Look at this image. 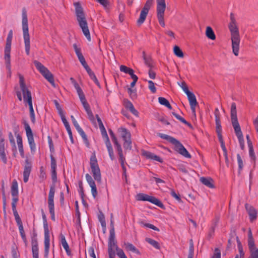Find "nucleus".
<instances>
[{"mask_svg": "<svg viewBox=\"0 0 258 258\" xmlns=\"http://www.w3.org/2000/svg\"><path fill=\"white\" fill-rule=\"evenodd\" d=\"M146 241L147 242H148L149 243H150L151 245H152L153 247L156 248V249H160V245L157 241H156L154 239H152L151 238H147L146 239Z\"/></svg>", "mask_w": 258, "mask_h": 258, "instance_id": "nucleus-42", "label": "nucleus"}, {"mask_svg": "<svg viewBox=\"0 0 258 258\" xmlns=\"http://www.w3.org/2000/svg\"><path fill=\"white\" fill-rule=\"evenodd\" d=\"M124 106L126 108L130 110V111L135 115L138 116V112L135 108L133 103L130 101L127 100L124 102Z\"/></svg>", "mask_w": 258, "mask_h": 258, "instance_id": "nucleus-33", "label": "nucleus"}, {"mask_svg": "<svg viewBox=\"0 0 258 258\" xmlns=\"http://www.w3.org/2000/svg\"><path fill=\"white\" fill-rule=\"evenodd\" d=\"M170 194L172 197L175 198L178 202H180L181 201L180 195L179 194H177L173 189L171 190Z\"/></svg>", "mask_w": 258, "mask_h": 258, "instance_id": "nucleus-54", "label": "nucleus"}, {"mask_svg": "<svg viewBox=\"0 0 258 258\" xmlns=\"http://www.w3.org/2000/svg\"><path fill=\"white\" fill-rule=\"evenodd\" d=\"M124 245L127 250L131 251L138 255L141 254L140 251L133 244L129 242H125L124 243Z\"/></svg>", "mask_w": 258, "mask_h": 258, "instance_id": "nucleus-34", "label": "nucleus"}, {"mask_svg": "<svg viewBox=\"0 0 258 258\" xmlns=\"http://www.w3.org/2000/svg\"><path fill=\"white\" fill-rule=\"evenodd\" d=\"M144 59L145 61V63L150 68H152V60L149 57H146L145 54V52H144Z\"/></svg>", "mask_w": 258, "mask_h": 258, "instance_id": "nucleus-45", "label": "nucleus"}, {"mask_svg": "<svg viewBox=\"0 0 258 258\" xmlns=\"http://www.w3.org/2000/svg\"><path fill=\"white\" fill-rule=\"evenodd\" d=\"M16 138L19 152L20 153L21 157L24 158V152L23 147L22 138L19 134L17 135Z\"/></svg>", "mask_w": 258, "mask_h": 258, "instance_id": "nucleus-35", "label": "nucleus"}, {"mask_svg": "<svg viewBox=\"0 0 258 258\" xmlns=\"http://www.w3.org/2000/svg\"><path fill=\"white\" fill-rule=\"evenodd\" d=\"M200 180L203 184L208 187H214L213 180L212 178L202 177L200 178Z\"/></svg>", "mask_w": 258, "mask_h": 258, "instance_id": "nucleus-32", "label": "nucleus"}, {"mask_svg": "<svg viewBox=\"0 0 258 258\" xmlns=\"http://www.w3.org/2000/svg\"><path fill=\"white\" fill-rule=\"evenodd\" d=\"M24 126L31 151L32 152H35L36 150V145L34 142L32 131L27 122H24Z\"/></svg>", "mask_w": 258, "mask_h": 258, "instance_id": "nucleus-14", "label": "nucleus"}, {"mask_svg": "<svg viewBox=\"0 0 258 258\" xmlns=\"http://www.w3.org/2000/svg\"><path fill=\"white\" fill-rule=\"evenodd\" d=\"M174 54L179 57H183V53L180 48L177 46H175L174 47Z\"/></svg>", "mask_w": 258, "mask_h": 258, "instance_id": "nucleus-44", "label": "nucleus"}, {"mask_svg": "<svg viewBox=\"0 0 258 258\" xmlns=\"http://www.w3.org/2000/svg\"><path fill=\"white\" fill-rule=\"evenodd\" d=\"M214 114L215 116V122L216 123H220V113L218 108H216L215 110Z\"/></svg>", "mask_w": 258, "mask_h": 258, "instance_id": "nucleus-48", "label": "nucleus"}, {"mask_svg": "<svg viewBox=\"0 0 258 258\" xmlns=\"http://www.w3.org/2000/svg\"><path fill=\"white\" fill-rule=\"evenodd\" d=\"M141 224L145 227H148V228H150L152 229H153L155 231H159V229L156 227V226H155L154 225L151 224H150V223H141Z\"/></svg>", "mask_w": 258, "mask_h": 258, "instance_id": "nucleus-59", "label": "nucleus"}, {"mask_svg": "<svg viewBox=\"0 0 258 258\" xmlns=\"http://www.w3.org/2000/svg\"><path fill=\"white\" fill-rule=\"evenodd\" d=\"M154 2V0H147L146 2L144 7L141 10L139 18L137 22V25L139 26H140L145 22L150 9L153 5Z\"/></svg>", "mask_w": 258, "mask_h": 258, "instance_id": "nucleus-11", "label": "nucleus"}, {"mask_svg": "<svg viewBox=\"0 0 258 258\" xmlns=\"http://www.w3.org/2000/svg\"><path fill=\"white\" fill-rule=\"evenodd\" d=\"M238 251H239V256H240V258H244V252L243 250V248H242V247L241 245L239 244L238 245Z\"/></svg>", "mask_w": 258, "mask_h": 258, "instance_id": "nucleus-63", "label": "nucleus"}, {"mask_svg": "<svg viewBox=\"0 0 258 258\" xmlns=\"http://www.w3.org/2000/svg\"><path fill=\"white\" fill-rule=\"evenodd\" d=\"M148 87L150 90L151 92L153 93H155L156 92V88L155 86V84L152 81H148Z\"/></svg>", "mask_w": 258, "mask_h": 258, "instance_id": "nucleus-47", "label": "nucleus"}, {"mask_svg": "<svg viewBox=\"0 0 258 258\" xmlns=\"http://www.w3.org/2000/svg\"><path fill=\"white\" fill-rule=\"evenodd\" d=\"M206 35L209 39L211 40H214L216 39L215 33L212 28L210 26H208L206 28Z\"/></svg>", "mask_w": 258, "mask_h": 258, "instance_id": "nucleus-37", "label": "nucleus"}, {"mask_svg": "<svg viewBox=\"0 0 258 258\" xmlns=\"http://www.w3.org/2000/svg\"><path fill=\"white\" fill-rule=\"evenodd\" d=\"M55 185L53 184L50 186L48 194V204L49 213L51 215V219L55 221L54 197L55 194Z\"/></svg>", "mask_w": 258, "mask_h": 258, "instance_id": "nucleus-12", "label": "nucleus"}, {"mask_svg": "<svg viewBox=\"0 0 258 258\" xmlns=\"http://www.w3.org/2000/svg\"><path fill=\"white\" fill-rule=\"evenodd\" d=\"M130 69L131 68H128L124 65H121L120 66V71L121 72H124L125 74H127Z\"/></svg>", "mask_w": 258, "mask_h": 258, "instance_id": "nucleus-64", "label": "nucleus"}, {"mask_svg": "<svg viewBox=\"0 0 258 258\" xmlns=\"http://www.w3.org/2000/svg\"><path fill=\"white\" fill-rule=\"evenodd\" d=\"M128 93L130 94V95L132 98H135L137 97V94L136 92V90L132 89L131 88H128L127 89Z\"/></svg>", "mask_w": 258, "mask_h": 258, "instance_id": "nucleus-61", "label": "nucleus"}, {"mask_svg": "<svg viewBox=\"0 0 258 258\" xmlns=\"http://www.w3.org/2000/svg\"><path fill=\"white\" fill-rule=\"evenodd\" d=\"M90 164L94 179L97 182H100L101 181V172L95 154L91 156Z\"/></svg>", "mask_w": 258, "mask_h": 258, "instance_id": "nucleus-7", "label": "nucleus"}, {"mask_svg": "<svg viewBox=\"0 0 258 258\" xmlns=\"http://www.w3.org/2000/svg\"><path fill=\"white\" fill-rule=\"evenodd\" d=\"M73 48H74L75 51L76 52V54L77 56L79 55L80 54H82L81 52V48L78 47L76 44H73Z\"/></svg>", "mask_w": 258, "mask_h": 258, "instance_id": "nucleus-62", "label": "nucleus"}, {"mask_svg": "<svg viewBox=\"0 0 258 258\" xmlns=\"http://www.w3.org/2000/svg\"><path fill=\"white\" fill-rule=\"evenodd\" d=\"M108 131H109L110 136L111 137V138L112 139V141L114 143L116 150L121 148V145L118 143V142L117 140V138L115 137V135L114 134V133L113 132V131L111 129H109Z\"/></svg>", "mask_w": 258, "mask_h": 258, "instance_id": "nucleus-36", "label": "nucleus"}, {"mask_svg": "<svg viewBox=\"0 0 258 258\" xmlns=\"http://www.w3.org/2000/svg\"><path fill=\"white\" fill-rule=\"evenodd\" d=\"M22 29L23 37L25 43V51L26 54L29 55L30 50V35L29 34L28 19L27 12L25 9L22 10Z\"/></svg>", "mask_w": 258, "mask_h": 258, "instance_id": "nucleus-3", "label": "nucleus"}, {"mask_svg": "<svg viewBox=\"0 0 258 258\" xmlns=\"http://www.w3.org/2000/svg\"><path fill=\"white\" fill-rule=\"evenodd\" d=\"M77 93L78 94V96L82 103H83V102L87 101L85 98V95L82 90L80 91V92H78Z\"/></svg>", "mask_w": 258, "mask_h": 258, "instance_id": "nucleus-57", "label": "nucleus"}, {"mask_svg": "<svg viewBox=\"0 0 258 258\" xmlns=\"http://www.w3.org/2000/svg\"><path fill=\"white\" fill-rule=\"evenodd\" d=\"M212 258H221V251L219 248H216L215 249Z\"/></svg>", "mask_w": 258, "mask_h": 258, "instance_id": "nucleus-58", "label": "nucleus"}, {"mask_svg": "<svg viewBox=\"0 0 258 258\" xmlns=\"http://www.w3.org/2000/svg\"><path fill=\"white\" fill-rule=\"evenodd\" d=\"M158 101L160 104H161V105H164L169 109H172V107L169 102L166 98L160 97L158 98Z\"/></svg>", "mask_w": 258, "mask_h": 258, "instance_id": "nucleus-40", "label": "nucleus"}, {"mask_svg": "<svg viewBox=\"0 0 258 258\" xmlns=\"http://www.w3.org/2000/svg\"><path fill=\"white\" fill-rule=\"evenodd\" d=\"M79 192L81 195L82 200L84 201V189H83V184H82V181L79 182Z\"/></svg>", "mask_w": 258, "mask_h": 258, "instance_id": "nucleus-56", "label": "nucleus"}, {"mask_svg": "<svg viewBox=\"0 0 258 258\" xmlns=\"http://www.w3.org/2000/svg\"><path fill=\"white\" fill-rule=\"evenodd\" d=\"M108 247H115L116 250L118 248L115 240V232L113 229H110V230Z\"/></svg>", "mask_w": 258, "mask_h": 258, "instance_id": "nucleus-27", "label": "nucleus"}, {"mask_svg": "<svg viewBox=\"0 0 258 258\" xmlns=\"http://www.w3.org/2000/svg\"><path fill=\"white\" fill-rule=\"evenodd\" d=\"M114 249H115V247H108V255L109 258L115 257Z\"/></svg>", "mask_w": 258, "mask_h": 258, "instance_id": "nucleus-53", "label": "nucleus"}, {"mask_svg": "<svg viewBox=\"0 0 258 258\" xmlns=\"http://www.w3.org/2000/svg\"><path fill=\"white\" fill-rule=\"evenodd\" d=\"M228 28L230 32L232 51L235 56L239 54L240 37L238 25L233 13L230 15Z\"/></svg>", "mask_w": 258, "mask_h": 258, "instance_id": "nucleus-1", "label": "nucleus"}, {"mask_svg": "<svg viewBox=\"0 0 258 258\" xmlns=\"http://www.w3.org/2000/svg\"><path fill=\"white\" fill-rule=\"evenodd\" d=\"M118 132L120 134L124 142L123 144L125 150L132 149L131 135L130 132L125 128L121 127L118 129Z\"/></svg>", "mask_w": 258, "mask_h": 258, "instance_id": "nucleus-9", "label": "nucleus"}, {"mask_svg": "<svg viewBox=\"0 0 258 258\" xmlns=\"http://www.w3.org/2000/svg\"><path fill=\"white\" fill-rule=\"evenodd\" d=\"M184 90L185 93L187 96V98L189 102L192 113L196 115V107L198 105V102L195 94L190 92L188 90Z\"/></svg>", "mask_w": 258, "mask_h": 258, "instance_id": "nucleus-16", "label": "nucleus"}, {"mask_svg": "<svg viewBox=\"0 0 258 258\" xmlns=\"http://www.w3.org/2000/svg\"><path fill=\"white\" fill-rule=\"evenodd\" d=\"M60 238L61 244L63 248L65 249L67 254L68 255H71V251L70 249L69 246L67 242L65 236L62 233L60 234Z\"/></svg>", "mask_w": 258, "mask_h": 258, "instance_id": "nucleus-30", "label": "nucleus"}, {"mask_svg": "<svg viewBox=\"0 0 258 258\" xmlns=\"http://www.w3.org/2000/svg\"><path fill=\"white\" fill-rule=\"evenodd\" d=\"M159 137L165 139L174 146V150L177 152L179 154H181L184 157L187 158H190L191 155L187 151V150L184 147L181 143L179 142L177 140L167 135L160 134Z\"/></svg>", "mask_w": 258, "mask_h": 258, "instance_id": "nucleus-4", "label": "nucleus"}, {"mask_svg": "<svg viewBox=\"0 0 258 258\" xmlns=\"http://www.w3.org/2000/svg\"><path fill=\"white\" fill-rule=\"evenodd\" d=\"M116 250V254L119 258H127L122 249L118 248Z\"/></svg>", "mask_w": 258, "mask_h": 258, "instance_id": "nucleus-52", "label": "nucleus"}, {"mask_svg": "<svg viewBox=\"0 0 258 258\" xmlns=\"http://www.w3.org/2000/svg\"><path fill=\"white\" fill-rule=\"evenodd\" d=\"M36 234L32 237L31 245L33 258H39V249Z\"/></svg>", "mask_w": 258, "mask_h": 258, "instance_id": "nucleus-20", "label": "nucleus"}, {"mask_svg": "<svg viewBox=\"0 0 258 258\" xmlns=\"http://www.w3.org/2000/svg\"><path fill=\"white\" fill-rule=\"evenodd\" d=\"M0 158L4 164L7 162L6 155L5 153V145H0Z\"/></svg>", "mask_w": 258, "mask_h": 258, "instance_id": "nucleus-39", "label": "nucleus"}, {"mask_svg": "<svg viewBox=\"0 0 258 258\" xmlns=\"http://www.w3.org/2000/svg\"><path fill=\"white\" fill-rule=\"evenodd\" d=\"M9 60H7L6 56H5V60L6 63V67L8 71L9 76H11V56H9Z\"/></svg>", "mask_w": 258, "mask_h": 258, "instance_id": "nucleus-43", "label": "nucleus"}, {"mask_svg": "<svg viewBox=\"0 0 258 258\" xmlns=\"http://www.w3.org/2000/svg\"><path fill=\"white\" fill-rule=\"evenodd\" d=\"M51 159V178L52 181L55 183L57 180V175H56V162L55 159L53 155H50Z\"/></svg>", "mask_w": 258, "mask_h": 258, "instance_id": "nucleus-22", "label": "nucleus"}, {"mask_svg": "<svg viewBox=\"0 0 258 258\" xmlns=\"http://www.w3.org/2000/svg\"><path fill=\"white\" fill-rule=\"evenodd\" d=\"M44 229V256L47 257L50 246V239L48 226L46 219L43 222Z\"/></svg>", "mask_w": 258, "mask_h": 258, "instance_id": "nucleus-15", "label": "nucleus"}, {"mask_svg": "<svg viewBox=\"0 0 258 258\" xmlns=\"http://www.w3.org/2000/svg\"><path fill=\"white\" fill-rule=\"evenodd\" d=\"M245 206L247 211L248 212L250 220L251 221L255 220L257 217V211L253 207L247 204H246Z\"/></svg>", "mask_w": 258, "mask_h": 258, "instance_id": "nucleus-25", "label": "nucleus"}, {"mask_svg": "<svg viewBox=\"0 0 258 258\" xmlns=\"http://www.w3.org/2000/svg\"><path fill=\"white\" fill-rule=\"evenodd\" d=\"M172 114L179 120H180L182 123H184L185 124H186L188 126H190V124L188 123L187 121H186L184 118L180 116L179 115L177 114L174 112H172Z\"/></svg>", "mask_w": 258, "mask_h": 258, "instance_id": "nucleus-46", "label": "nucleus"}, {"mask_svg": "<svg viewBox=\"0 0 258 258\" xmlns=\"http://www.w3.org/2000/svg\"><path fill=\"white\" fill-rule=\"evenodd\" d=\"M101 133L102 138L104 140L105 143L109 142H110L109 139V137L107 134L106 131L104 130V131H101Z\"/></svg>", "mask_w": 258, "mask_h": 258, "instance_id": "nucleus-55", "label": "nucleus"}, {"mask_svg": "<svg viewBox=\"0 0 258 258\" xmlns=\"http://www.w3.org/2000/svg\"><path fill=\"white\" fill-rule=\"evenodd\" d=\"M157 17L159 24L163 27L165 26L164 13L166 10L165 0H156Z\"/></svg>", "mask_w": 258, "mask_h": 258, "instance_id": "nucleus-10", "label": "nucleus"}, {"mask_svg": "<svg viewBox=\"0 0 258 258\" xmlns=\"http://www.w3.org/2000/svg\"><path fill=\"white\" fill-rule=\"evenodd\" d=\"M137 200L138 201H149L160 208L163 207V204L157 198L146 194L140 193L137 195Z\"/></svg>", "mask_w": 258, "mask_h": 258, "instance_id": "nucleus-13", "label": "nucleus"}, {"mask_svg": "<svg viewBox=\"0 0 258 258\" xmlns=\"http://www.w3.org/2000/svg\"><path fill=\"white\" fill-rule=\"evenodd\" d=\"M107 149V151L109 154L110 159L113 161L115 159L113 148L110 142L105 143Z\"/></svg>", "mask_w": 258, "mask_h": 258, "instance_id": "nucleus-38", "label": "nucleus"}, {"mask_svg": "<svg viewBox=\"0 0 258 258\" xmlns=\"http://www.w3.org/2000/svg\"><path fill=\"white\" fill-rule=\"evenodd\" d=\"M116 151L118 153V155L119 156V160L120 161L121 167L124 171V172H125L126 168L125 167V159L123 155V152L122 148L116 150Z\"/></svg>", "mask_w": 258, "mask_h": 258, "instance_id": "nucleus-31", "label": "nucleus"}, {"mask_svg": "<svg viewBox=\"0 0 258 258\" xmlns=\"http://www.w3.org/2000/svg\"><path fill=\"white\" fill-rule=\"evenodd\" d=\"M194 253V245L192 239L189 240V251L187 258H193Z\"/></svg>", "mask_w": 258, "mask_h": 258, "instance_id": "nucleus-41", "label": "nucleus"}, {"mask_svg": "<svg viewBox=\"0 0 258 258\" xmlns=\"http://www.w3.org/2000/svg\"><path fill=\"white\" fill-rule=\"evenodd\" d=\"M237 158L239 169V170H241L243 168V165L242 160L239 154L237 155Z\"/></svg>", "mask_w": 258, "mask_h": 258, "instance_id": "nucleus-60", "label": "nucleus"}, {"mask_svg": "<svg viewBox=\"0 0 258 258\" xmlns=\"http://www.w3.org/2000/svg\"><path fill=\"white\" fill-rule=\"evenodd\" d=\"M34 63L37 69L40 72L42 76L53 86L54 81L52 74L41 63L37 60H35Z\"/></svg>", "mask_w": 258, "mask_h": 258, "instance_id": "nucleus-8", "label": "nucleus"}, {"mask_svg": "<svg viewBox=\"0 0 258 258\" xmlns=\"http://www.w3.org/2000/svg\"><path fill=\"white\" fill-rule=\"evenodd\" d=\"M70 80H71L72 83L73 84L74 87L76 89V91L77 92H80V91L82 90V89L79 86L78 83L76 82V81L73 78H71Z\"/></svg>", "mask_w": 258, "mask_h": 258, "instance_id": "nucleus-50", "label": "nucleus"}, {"mask_svg": "<svg viewBox=\"0 0 258 258\" xmlns=\"http://www.w3.org/2000/svg\"><path fill=\"white\" fill-rule=\"evenodd\" d=\"M85 177L87 182L91 188L92 195L94 198H96L97 196V191L95 183L91 176L88 173L86 174Z\"/></svg>", "mask_w": 258, "mask_h": 258, "instance_id": "nucleus-19", "label": "nucleus"}, {"mask_svg": "<svg viewBox=\"0 0 258 258\" xmlns=\"http://www.w3.org/2000/svg\"><path fill=\"white\" fill-rule=\"evenodd\" d=\"M18 183L16 180H14L12 182V185L11 186V194L13 197L12 199V202H13V200L16 199L17 203L18 201Z\"/></svg>", "mask_w": 258, "mask_h": 258, "instance_id": "nucleus-26", "label": "nucleus"}, {"mask_svg": "<svg viewBox=\"0 0 258 258\" xmlns=\"http://www.w3.org/2000/svg\"><path fill=\"white\" fill-rule=\"evenodd\" d=\"M230 116L231 123L238 139L240 140L243 139L242 133L241 131L240 126L238 121L237 117L236 105L234 102H233L231 104Z\"/></svg>", "mask_w": 258, "mask_h": 258, "instance_id": "nucleus-5", "label": "nucleus"}, {"mask_svg": "<svg viewBox=\"0 0 258 258\" xmlns=\"http://www.w3.org/2000/svg\"><path fill=\"white\" fill-rule=\"evenodd\" d=\"M13 38V31L11 30L9 31L7 38V42L5 48V56H6L7 60H9V56H10L11 46Z\"/></svg>", "mask_w": 258, "mask_h": 258, "instance_id": "nucleus-18", "label": "nucleus"}, {"mask_svg": "<svg viewBox=\"0 0 258 258\" xmlns=\"http://www.w3.org/2000/svg\"><path fill=\"white\" fill-rule=\"evenodd\" d=\"M70 80H71L72 83L73 84L74 87L76 89V91L77 92H80V91L82 90V89L79 86L78 83L76 82V81L73 78H71Z\"/></svg>", "mask_w": 258, "mask_h": 258, "instance_id": "nucleus-49", "label": "nucleus"}, {"mask_svg": "<svg viewBox=\"0 0 258 258\" xmlns=\"http://www.w3.org/2000/svg\"><path fill=\"white\" fill-rule=\"evenodd\" d=\"M18 228L22 239L25 240L26 235L25 233L23 224L18 225Z\"/></svg>", "mask_w": 258, "mask_h": 258, "instance_id": "nucleus-51", "label": "nucleus"}, {"mask_svg": "<svg viewBox=\"0 0 258 258\" xmlns=\"http://www.w3.org/2000/svg\"><path fill=\"white\" fill-rule=\"evenodd\" d=\"M75 128H76L78 132L79 133L80 136L82 137V139L84 140V142L87 147H89V143L87 137L86 135L85 134V132L83 131V130L82 129V128L80 126L79 124H77V125H74Z\"/></svg>", "mask_w": 258, "mask_h": 258, "instance_id": "nucleus-29", "label": "nucleus"}, {"mask_svg": "<svg viewBox=\"0 0 258 258\" xmlns=\"http://www.w3.org/2000/svg\"><path fill=\"white\" fill-rule=\"evenodd\" d=\"M17 199H14L13 202L12 203V210L13 212L14 216L15 217V220L16 221V223L18 225L23 224L22 222L21 221V219L19 215V214L16 210V205H17Z\"/></svg>", "mask_w": 258, "mask_h": 258, "instance_id": "nucleus-23", "label": "nucleus"}, {"mask_svg": "<svg viewBox=\"0 0 258 258\" xmlns=\"http://www.w3.org/2000/svg\"><path fill=\"white\" fill-rule=\"evenodd\" d=\"M17 199H14L13 202L12 203V210L13 212L14 216L15 217V220L16 221V223L18 225L23 224L22 222L21 221V219L19 215V214L16 210V205H17Z\"/></svg>", "mask_w": 258, "mask_h": 258, "instance_id": "nucleus-24", "label": "nucleus"}, {"mask_svg": "<svg viewBox=\"0 0 258 258\" xmlns=\"http://www.w3.org/2000/svg\"><path fill=\"white\" fill-rule=\"evenodd\" d=\"M19 77L20 87L23 93L24 101L28 103L30 112L34 111L33 108L32 99L31 92L28 90L25 83V80L23 76L19 74Z\"/></svg>", "mask_w": 258, "mask_h": 258, "instance_id": "nucleus-6", "label": "nucleus"}, {"mask_svg": "<svg viewBox=\"0 0 258 258\" xmlns=\"http://www.w3.org/2000/svg\"><path fill=\"white\" fill-rule=\"evenodd\" d=\"M248 247L251 258L258 257V248H256L253 238L248 239Z\"/></svg>", "mask_w": 258, "mask_h": 258, "instance_id": "nucleus-17", "label": "nucleus"}, {"mask_svg": "<svg viewBox=\"0 0 258 258\" xmlns=\"http://www.w3.org/2000/svg\"><path fill=\"white\" fill-rule=\"evenodd\" d=\"M25 164L23 171V180L25 183H26L29 180V177L31 171L32 165L28 159L25 160Z\"/></svg>", "mask_w": 258, "mask_h": 258, "instance_id": "nucleus-21", "label": "nucleus"}, {"mask_svg": "<svg viewBox=\"0 0 258 258\" xmlns=\"http://www.w3.org/2000/svg\"><path fill=\"white\" fill-rule=\"evenodd\" d=\"M143 155L148 159H153L160 163L163 162L162 159L160 157L149 151H144L143 152Z\"/></svg>", "mask_w": 258, "mask_h": 258, "instance_id": "nucleus-28", "label": "nucleus"}, {"mask_svg": "<svg viewBox=\"0 0 258 258\" xmlns=\"http://www.w3.org/2000/svg\"><path fill=\"white\" fill-rule=\"evenodd\" d=\"M75 6V12L77 21L79 26L81 28L84 35L89 41H91L90 31L88 26L85 13L81 6L79 3L74 4Z\"/></svg>", "mask_w": 258, "mask_h": 258, "instance_id": "nucleus-2", "label": "nucleus"}]
</instances>
